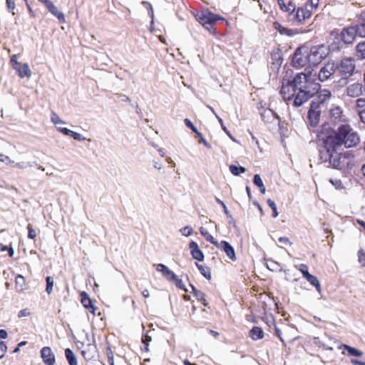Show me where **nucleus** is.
<instances>
[{
	"label": "nucleus",
	"mask_w": 365,
	"mask_h": 365,
	"mask_svg": "<svg viewBox=\"0 0 365 365\" xmlns=\"http://www.w3.org/2000/svg\"><path fill=\"white\" fill-rule=\"evenodd\" d=\"M319 145H327L331 148H355L360 142V137L349 123H341L336 128L331 127L329 123H324L317 132Z\"/></svg>",
	"instance_id": "f257e3e1"
},
{
	"label": "nucleus",
	"mask_w": 365,
	"mask_h": 365,
	"mask_svg": "<svg viewBox=\"0 0 365 365\" xmlns=\"http://www.w3.org/2000/svg\"><path fill=\"white\" fill-rule=\"evenodd\" d=\"M319 158L322 163L327 164V167L347 172L351 170L354 165V155L350 151L340 152V148L320 145Z\"/></svg>",
	"instance_id": "f03ea898"
},
{
	"label": "nucleus",
	"mask_w": 365,
	"mask_h": 365,
	"mask_svg": "<svg viewBox=\"0 0 365 365\" xmlns=\"http://www.w3.org/2000/svg\"><path fill=\"white\" fill-rule=\"evenodd\" d=\"M334 68L337 77H340L339 82L346 84L348 79L355 71V61L352 58H344L339 61H334Z\"/></svg>",
	"instance_id": "7ed1b4c3"
},
{
	"label": "nucleus",
	"mask_w": 365,
	"mask_h": 365,
	"mask_svg": "<svg viewBox=\"0 0 365 365\" xmlns=\"http://www.w3.org/2000/svg\"><path fill=\"white\" fill-rule=\"evenodd\" d=\"M321 86L319 83H311L309 86L297 90L294 100V106L299 107L304 103L309 101L311 98L314 97L315 93L320 90Z\"/></svg>",
	"instance_id": "20e7f679"
},
{
	"label": "nucleus",
	"mask_w": 365,
	"mask_h": 365,
	"mask_svg": "<svg viewBox=\"0 0 365 365\" xmlns=\"http://www.w3.org/2000/svg\"><path fill=\"white\" fill-rule=\"evenodd\" d=\"M197 20L202 26H203V27H205L210 33L215 34L216 30L214 28L215 24L218 20L225 21V19L223 17H221L217 14L210 12L208 10H206L201 11L200 14L197 15Z\"/></svg>",
	"instance_id": "39448f33"
},
{
	"label": "nucleus",
	"mask_w": 365,
	"mask_h": 365,
	"mask_svg": "<svg viewBox=\"0 0 365 365\" xmlns=\"http://www.w3.org/2000/svg\"><path fill=\"white\" fill-rule=\"evenodd\" d=\"M307 51V46L305 45L300 46L296 48L292 58L293 67L300 68L309 63V58H307L308 53Z\"/></svg>",
	"instance_id": "423d86ee"
},
{
	"label": "nucleus",
	"mask_w": 365,
	"mask_h": 365,
	"mask_svg": "<svg viewBox=\"0 0 365 365\" xmlns=\"http://www.w3.org/2000/svg\"><path fill=\"white\" fill-rule=\"evenodd\" d=\"M312 14V9L310 8V5L307 2L304 6L299 7L297 9V12H290L288 15L289 21H297L299 24L304 23L306 19L311 17Z\"/></svg>",
	"instance_id": "0eeeda50"
},
{
	"label": "nucleus",
	"mask_w": 365,
	"mask_h": 365,
	"mask_svg": "<svg viewBox=\"0 0 365 365\" xmlns=\"http://www.w3.org/2000/svg\"><path fill=\"white\" fill-rule=\"evenodd\" d=\"M309 65L310 66H315L318 65L325 58L326 53L324 51V46H312L309 48L307 46Z\"/></svg>",
	"instance_id": "6e6552de"
},
{
	"label": "nucleus",
	"mask_w": 365,
	"mask_h": 365,
	"mask_svg": "<svg viewBox=\"0 0 365 365\" xmlns=\"http://www.w3.org/2000/svg\"><path fill=\"white\" fill-rule=\"evenodd\" d=\"M318 103L312 102L307 115V125L315 128L319 123L321 116V108L318 106Z\"/></svg>",
	"instance_id": "1a4fd4ad"
},
{
	"label": "nucleus",
	"mask_w": 365,
	"mask_h": 365,
	"mask_svg": "<svg viewBox=\"0 0 365 365\" xmlns=\"http://www.w3.org/2000/svg\"><path fill=\"white\" fill-rule=\"evenodd\" d=\"M336 76L334 68V61L328 62L322 68H321L319 73V80L322 82L327 81L331 76Z\"/></svg>",
	"instance_id": "9d476101"
},
{
	"label": "nucleus",
	"mask_w": 365,
	"mask_h": 365,
	"mask_svg": "<svg viewBox=\"0 0 365 365\" xmlns=\"http://www.w3.org/2000/svg\"><path fill=\"white\" fill-rule=\"evenodd\" d=\"M330 120L337 126L341 123H347V118L343 114V110L339 106H335L330 109Z\"/></svg>",
	"instance_id": "9b49d317"
},
{
	"label": "nucleus",
	"mask_w": 365,
	"mask_h": 365,
	"mask_svg": "<svg viewBox=\"0 0 365 365\" xmlns=\"http://www.w3.org/2000/svg\"><path fill=\"white\" fill-rule=\"evenodd\" d=\"M289 82L292 84L294 88L297 91L299 89L305 88L309 86V84L312 83L308 80V76L304 73H297L292 80H289Z\"/></svg>",
	"instance_id": "f8f14e48"
},
{
	"label": "nucleus",
	"mask_w": 365,
	"mask_h": 365,
	"mask_svg": "<svg viewBox=\"0 0 365 365\" xmlns=\"http://www.w3.org/2000/svg\"><path fill=\"white\" fill-rule=\"evenodd\" d=\"M297 90L292 86V84L289 82V80L287 81V83L284 81L282 83V86L280 90V94L284 101H290L292 100L296 93Z\"/></svg>",
	"instance_id": "ddd939ff"
},
{
	"label": "nucleus",
	"mask_w": 365,
	"mask_h": 365,
	"mask_svg": "<svg viewBox=\"0 0 365 365\" xmlns=\"http://www.w3.org/2000/svg\"><path fill=\"white\" fill-rule=\"evenodd\" d=\"M357 36V30H356L354 26H348L343 29L341 33V39L346 44H351Z\"/></svg>",
	"instance_id": "4468645a"
},
{
	"label": "nucleus",
	"mask_w": 365,
	"mask_h": 365,
	"mask_svg": "<svg viewBox=\"0 0 365 365\" xmlns=\"http://www.w3.org/2000/svg\"><path fill=\"white\" fill-rule=\"evenodd\" d=\"M41 356L46 365H54L56 362L55 355L51 349L48 346H44L41 350Z\"/></svg>",
	"instance_id": "2eb2a0df"
},
{
	"label": "nucleus",
	"mask_w": 365,
	"mask_h": 365,
	"mask_svg": "<svg viewBox=\"0 0 365 365\" xmlns=\"http://www.w3.org/2000/svg\"><path fill=\"white\" fill-rule=\"evenodd\" d=\"M216 247L223 250L232 261L237 259L235 249L227 241L222 240Z\"/></svg>",
	"instance_id": "dca6fc26"
},
{
	"label": "nucleus",
	"mask_w": 365,
	"mask_h": 365,
	"mask_svg": "<svg viewBox=\"0 0 365 365\" xmlns=\"http://www.w3.org/2000/svg\"><path fill=\"white\" fill-rule=\"evenodd\" d=\"M156 269L158 272H161L163 276L169 282H173L174 279H177L178 276L164 264H158Z\"/></svg>",
	"instance_id": "f3484780"
},
{
	"label": "nucleus",
	"mask_w": 365,
	"mask_h": 365,
	"mask_svg": "<svg viewBox=\"0 0 365 365\" xmlns=\"http://www.w3.org/2000/svg\"><path fill=\"white\" fill-rule=\"evenodd\" d=\"M189 248L193 259L199 262H202L204 260L205 255L196 242L191 241L189 244Z\"/></svg>",
	"instance_id": "a211bd4d"
},
{
	"label": "nucleus",
	"mask_w": 365,
	"mask_h": 365,
	"mask_svg": "<svg viewBox=\"0 0 365 365\" xmlns=\"http://www.w3.org/2000/svg\"><path fill=\"white\" fill-rule=\"evenodd\" d=\"M93 344L88 343L86 348L81 351V354L83 358L86 360H91L95 356V354L96 352L97 348L95 344V339L92 338Z\"/></svg>",
	"instance_id": "6ab92c4d"
},
{
	"label": "nucleus",
	"mask_w": 365,
	"mask_h": 365,
	"mask_svg": "<svg viewBox=\"0 0 365 365\" xmlns=\"http://www.w3.org/2000/svg\"><path fill=\"white\" fill-rule=\"evenodd\" d=\"M81 302L83 306L88 309L91 313L95 314L96 307L93 305V300L90 298L88 293L86 292H81L80 294Z\"/></svg>",
	"instance_id": "aec40b11"
},
{
	"label": "nucleus",
	"mask_w": 365,
	"mask_h": 365,
	"mask_svg": "<svg viewBox=\"0 0 365 365\" xmlns=\"http://www.w3.org/2000/svg\"><path fill=\"white\" fill-rule=\"evenodd\" d=\"M363 86L361 83H354L346 88V94L350 97H358L362 94Z\"/></svg>",
	"instance_id": "412c9836"
},
{
	"label": "nucleus",
	"mask_w": 365,
	"mask_h": 365,
	"mask_svg": "<svg viewBox=\"0 0 365 365\" xmlns=\"http://www.w3.org/2000/svg\"><path fill=\"white\" fill-rule=\"evenodd\" d=\"M315 95L317 97L312 102L318 103V106L321 107V105L330 98L331 92L327 89L319 90Z\"/></svg>",
	"instance_id": "4be33fe9"
},
{
	"label": "nucleus",
	"mask_w": 365,
	"mask_h": 365,
	"mask_svg": "<svg viewBox=\"0 0 365 365\" xmlns=\"http://www.w3.org/2000/svg\"><path fill=\"white\" fill-rule=\"evenodd\" d=\"M46 8L51 14H52L58 19L60 23H64L66 21L64 14L61 11H58V8L53 4V2L49 3Z\"/></svg>",
	"instance_id": "5701e85b"
},
{
	"label": "nucleus",
	"mask_w": 365,
	"mask_h": 365,
	"mask_svg": "<svg viewBox=\"0 0 365 365\" xmlns=\"http://www.w3.org/2000/svg\"><path fill=\"white\" fill-rule=\"evenodd\" d=\"M356 108L361 120L365 124V98H358L356 102Z\"/></svg>",
	"instance_id": "b1692460"
},
{
	"label": "nucleus",
	"mask_w": 365,
	"mask_h": 365,
	"mask_svg": "<svg viewBox=\"0 0 365 365\" xmlns=\"http://www.w3.org/2000/svg\"><path fill=\"white\" fill-rule=\"evenodd\" d=\"M20 78L30 77L31 71L27 63L20 64L15 68Z\"/></svg>",
	"instance_id": "393cba45"
},
{
	"label": "nucleus",
	"mask_w": 365,
	"mask_h": 365,
	"mask_svg": "<svg viewBox=\"0 0 365 365\" xmlns=\"http://www.w3.org/2000/svg\"><path fill=\"white\" fill-rule=\"evenodd\" d=\"M339 349H343L344 350L346 351L348 355L351 356L359 357L361 356L363 354L362 351H361L360 350L347 344H341L339 346Z\"/></svg>",
	"instance_id": "a878e982"
},
{
	"label": "nucleus",
	"mask_w": 365,
	"mask_h": 365,
	"mask_svg": "<svg viewBox=\"0 0 365 365\" xmlns=\"http://www.w3.org/2000/svg\"><path fill=\"white\" fill-rule=\"evenodd\" d=\"M354 27L357 30L358 36L365 37V21L361 17V13L358 16V24Z\"/></svg>",
	"instance_id": "bb28decb"
},
{
	"label": "nucleus",
	"mask_w": 365,
	"mask_h": 365,
	"mask_svg": "<svg viewBox=\"0 0 365 365\" xmlns=\"http://www.w3.org/2000/svg\"><path fill=\"white\" fill-rule=\"evenodd\" d=\"M250 336L253 340L262 339L264 337V331L261 327H253L250 331Z\"/></svg>",
	"instance_id": "cd10ccee"
},
{
	"label": "nucleus",
	"mask_w": 365,
	"mask_h": 365,
	"mask_svg": "<svg viewBox=\"0 0 365 365\" xmlns=\"http://www.w3.org/2000/svg\"><path fill=\"white\" fill-rule=\"evenodd\" d=\"M65 356L69 365L78 364L76 356L71 349L66 348L65 349Z\"/></svg>",
	"instance_id": "c85d7f7f"
},
{
	"label": "nucleus",
	"mask_w": 365,
	"mask_h": 365,
	"mask_svg": "<svg viewBox=\"0 0 365 365\" xmlns=\"http://www.w3.org/2000/svg\"><path fill=\"white\" fill-rule=\"evenodd\" d=\"M278 4L281 10L288 12L289 14L290 12H294L295 11V5L292 1H289V4L286 5L283 0H278Z\"/></svg>",
	"instance_id": "c756f323"
},
{
	"label": "nucleus",
	"mask_w": 365,
	"mask_h": 365,
	"mask_svg": "<svg viewBox=\"0 0 365 365\" xmlns=\"http://www.w3.org/2000/svg\"><path fill=\"white\" fill-rule=\"evenodd\" d=\"M197 269H199L200 274L207 279L210 280L211 279V271L210 268L207 266H204L202 264H200L198 263H195Z\"/></svg>",
	"instance_id": "7c9ffc66"
},
{
	"label": "nucleus",
	"mask_w": 365,
	"mask_h": 365,
	"mask_svg": "<svg viewBox=\"0 0 365 365\" xmlns=\"http://www.w3.org/2000/svg\"><path fill=\"white\" fill-rule=\"evenodd\" d=\"M16 290L18 292H21L25 289V279L21 274H18L16 277Z\"/></svg>",
	"instance_id": "2f4dec72"
},
{
	"label": "nucleus",
	"mask_w": 365,
	"mask_h": 365,
	"mask_svg": "<svg viewBox=\"0 0 365 365\" xmlns=\"http://www.w3.org/2000/svg\"><path fill=\"white\" fill-rule=\"evenodd\" d=\"M200 232L207 242L213 244L215 246H218V242L215 240V238L208 232L206 229H205L203 227H201L200 228Z\"/></svg>",
	"instance_id": "473e14b6"
},
{
	"label": "nucleus",
	"mask_w": 365,
	"mask_h": 365,
	"mask_svg": "<svg viewBox=\"0 0 365 365\" xmlns=\"http://www.w3.org/2000/svg\"><path fill=\"white\" fill-rule=\"evenodd\" d=\"M267 262H269V263L266 262L265 265L269 270L272 272L282 271V269L280 268V264L277 262H275L272 259H268Z\"/></svg>",
	"instance_id": "72a5a7b5"
},
{
	"label": "nucleus",
	"mask_w": 365,
	"mask_h": 365,
	"mask_svg": "<svg viewBox=\"0 0 365 365\" xmlns=\"http://www.w3.org/2000/svg\"><path fill=\"white\" fill-rule=\"evenodd\" d=\"M229 169L230 173L235 176L240 175V174L245 173L246 172V168L245 167L240 165L238 166L233 164L230 165Z\"/></svg>",
	"instance_id": "f704fd0d"
},
{
	"label": "nucleus",
	"mask_w": 365,
	"mask_h": 365,
	"mask_svg": "<svg viewBox=\"0 0 365 365\" xmlns=\"http://www.w3.org/2000/svg\"><path fill=\"white\" fill-rule=\"evenodd\" d=\"M306 279L316 288L318 292H321V285L317 277L310 274L306 278Z\"/></svg>",
	"instance_id": "c9c22d12"
},
{
	"label": "nucleus",
	"mask_w": 365,
	"mask_h": 365,
	"mask_svg": "<svg viewBox=\"0 0 365 365\" xmlns=\"http://www.w3.org/2000/svg\"><path fill=\"white\" fill-rule=\"evenodd\" d=\"M356 51L358 56L364 59L365 58V41L359 43L356 46Z\"/></svg>",
	"instance_id": "e433bc0d"
},
{
	"label": "nucleus",
	"mask_w": 365,
	"mask_h": 365,
	"mask_svg": "<svg viewBox=\"0 0 365 365\" xmlns=\"http://www.w3.org/2000/svg\"><path fill=\"white\" fill-rule=\"evenodd\" d=\"M267 203L269 205V207L272 210V217L274 218L277 217L279 215V213L275 202L272 200L268 199L267 200Z\"/></svg>",
	"instance_id": "4c0bfd02"
},
{
	"label": "nucleus",
	"mask_w": 365,
	"mask_h": 365,
	"mask_svg": "<svg viewBox=\"0 0 365 365\" xmlns=\"http://www.w3.org/2000/svg\"><path fill=\"white\" fill-rule=\"evenodd\" d=\"M46 292L49 294L51 293V292L53 290V278L51 277L48 276L46 278Z\"/></svg>",
	"instance_id": "58836bf2"
},
{
	"label": "nucleus",
	"mask_w": 365,
	"mask_h": 365,
	"mask_svg": "<svg viewBox=\"0 0 365 365\" xmlns=\"http://www.w3.org/2000/svg\"><path fill=\"white\" fill-rule=\"evenodd\" d=\"M11 164H14V166L16 168H18L19 169H25L28 167H31L33 165L31 163H25V162H20V163H14L13 160H9Z\"/></svg>",
	"instance_id": "ea45409f"
},
{
	"label": "nucleus",
	"mask_w": 365,
	"mask_h": 365,
	"mask_svg": "<svg viewBox=\"0 0 365 365\" xmlns=\"http://www.w3.org/2000/svg\"><path fill=\"white\" fill-rule=\"evenodd\" d=\"M216 118H217L219 123L221 125L222 129L225 131V133L230 137V139H232L233 141H235V139L232 135L231 133L227 130L226 126L224 125L222 119L218 115H216Z\"/></svg>",
	"instance_id": "a19ab883"
},
{
	"label": "nucleus",
	"mask_w": 365,
	"mask_h": 365,
	"mask_svg": "<svg viewBox=\"0 0 365 365\" xmlns=\"http://www.w3.org/2000/svg\"><path fill=\"white\" fill-rule=\"evenodd\" d=\"M51 120L54 125L65 124V122L55 112L51 113Z\"/></svg>",
	"instance_id": "79ce46f5"
},
{
	"label": "nucleus",
	"mask_w": 365,
	"mask_h": 365,
	"mask_svg": "<svg viewBox=\"0 0 365 365\" xmlns=\"http://www.w3.org/2000/svg\"><path fill=\"white\" fill-rule=\"evenodd\" d=\"M303 33V31L301 29H291L286 28L285 33L284 35H286L287 36H294L296 34H299Z\"/></svg>",
	"instance_id": "37998d69"
},
{
	"label": "nucleus",
	"mask_w": 365,
	"mask_h": 365,
	"mask_svg": "<svg viewBox=\"0 0 365 365\" xmlns=\"http://www.w3.org/2000/svg\"><path fill=\"white\" fill-rule=\"evenodd\" d=\"M215 200L216 202L220 205L222 206V209H223V211L225 212V214L226 215V216L228 217V218H232V215L230 212V211L228 210L227 206L225 205V204L224 203L223 201H222L221 200H220L219 198L217 197H215Z\"/></svg>",
	"instance_id": "c03bdc74"
},
{
	"label": "nucleus",
	"mask_w": 365,
	"mask_h": 365,
	"mask_svg": "<svg viewBox=\"0 0 365 365\" xmlns=\"http://www.w3.org/2000/svg\"><path fill=\"white\" fill-rule=\"evenodd\" d=\"M195 297L198 301L201 302L204 306L207 305V303L206 302L205 299V294L199 290L198 292H196Z\"/></svg>",
	"instance_id": "a18cd8bd"
},
{
	"label": "nucleus",
	"mask_w": 365,
	"mask_h": 365,
	"mask_svg": "<svg viewBox=\"0 0 365 365\" xmlns=\"http://www.w3.org/2000/svg\"><path fill=\"white\" fill-rule=\"evenodd\" d=\"M180 232H181V234L182 235H184L185 237H188L192 234L193 230L191 227L187 225V226L182 227V229H180Z\"/></svg>",
	"instance_id": "49530a36"
},
{
	"label": "nucleus",
	"mask_w": 365,
	"mask_h": 365,
	"mask_svg": "<svg viewBox=\"0 0 365 365\" xmlns=\"http://www.w3.org/2000/svg\"><path fill=\"white\" fill-rule=\"evenodd\" d=\"M253 183L258 187H262L264 185L263 181L259 174H255L253 177Z\"/></svg>",
	"instance_id": "de8ad7c7"
},
{
	"label": "nucleus",
	"mask_w": 365,
	"mask_h": 365,
	"mask_svg": "<svg viewBox=\"0 0 365 365\" xmlns=\"http://www.w3.org/2000/svg\"><path fill=\"white\" fill-rule=\"evenodd\" d=\"M314 343L316 344H318L319 347H322L324 349L333 350V348L331 346H329L327 344H324V342L321 341L319 337L314 338Z\"/></svg>",
	"instance_id": "09e8293b"
},
{
	"label": "nucleus",
	"mask_w": 365,
	"mask_h": 365,
	"mask_svg": "<svg viewBox=\"0 0 365 365\" xmlns=\"http://www.w3.org/2000/svg\"><path fill=\"white\" fill-rule=\"evenodd\" d=\"M299 270L301 272V273L302 274L303 277L306 279L308 276H309L311 274L308 271V267L306 264H301L299 265Z\"/></svg>",
	"instance_id": "8fccbe9b"
},
{
	"label": "nucleus",
	"mask_w": 365,
	"mask_h": 365,
	"mask_svg": "<svg viewBox=\"0 0 365 365\" xmlns=\"http://www.w3.org/2000/svg\"><path fill=\"white\" fill-rule=\"evenodd\" d=\"M184 123L185 125L190 129H191L195 134L198 132L197 128L194 125V124L190 119L185 118L184 120Z\"/></svg>",
	"instance_id": "3c124183"
},
{
	"label": "nucleus",
	"mask_w": 365,
	"mask_h": 365,
	"mask_svg": "<svg viewBox=\"0 0 365 365\" xmlns=\"http://www.w3.org/2000/svg\"><path fill=\"white\" fill-rule=\"evenodd\" d=\"M274 29H276L281 35L285 33L286 27L282 26L279 22L275 21L273 24Z\"/></svg>",
	"instance_id": "603ef678"
},
{
	"label": "nucleus",
	"mask_w": 365,
	"mask_h": 365,
	"mask_svg": "<svg viewBox=\"0 0 365 365\" xmlns=\"http://www.w3.org/2000/svg\"><path fill=\"white\" fill-rule=\"evenodd\" d=\"M57 129L58 131H60L61 133H63L65 135H68L72 137L74 131L67 128H63V127H57Z\"/></svg>",
	"instance_id": "864d4df0"
},
{
	"label": "nucleus",
	"mask_w": 365,
	"mask_h": 365,
	"mask_svg": "<svg viewBox=\"0 0 365 365\" xmlns=\"http://www.w3.org/2000/svg\"><path fill=\"white\" fill-rule=\"evenodd\" d=\"M173 282L178 289L184 290L185 292H188V290L185 288V286L183 284L182 279H179L178 277H177V279H174Z\"/></svg>",
	"instance_id": "5fc2aeb1"
},
{
	"label": "nucleus",
	"mask_w": 365,
	"mask_h": 365,
	"mask_svg": "<svg viewBox=\"0 0 365 365\" xmlns=\"http://www.w3.org/2000/svg\"><path fill=\"white\" fill-rule=\"evenodd\" d=\"M143 4L148 5V14L151 18V24H154V11L152 5L147 1H143Z\"/></svg>",
	"instance_id": "6e6d98bb"
},
{
	"label": "nucleus",
	"mask_w": 365,
	"mask_h": 365,
	"mask_svg": "<svg viewBox=\"0 0 365 365\" xmlns=\"http://www.w3.org/2000/svg\"><path fill=\"white\" fill-rule=\"evenodd\" d=\"M197 137L200 138V143H203V145L207 147V148H211V145L207 142V140L204 138L202 134L200 132H197L196 133Z\"/></svg>",
	"instance_id": "4d7b16f0"
},
{
	"label": "nucleus",
	"mask_w": 365,
	"mask_h": 365,
	"mask_svg": "<svg viewBox=\"0 0 365 365\" xmlns=\"http://www.w3.org/2000/svg\"><path fill=\"white\" fill-rule=\"evenodd\" d=\"M7 346L4 341H0V359H2L4 356L5 353L6 352Z\"/></svg>",
	"instance_id": "13d9d810"
},
{
	"label": "nucleus",
	"mask_w": 365,
	"mask_h": 365,
	"mask_svg": "<svg viewBox=\"0 0 365 365\" xmlns=\"http://www.w3.org/2000/svg\"><path fill=\"white\" fill-rule=\"evenodd\" d=\"M36 236V233L35 230L32 227L31 225H29L28 226V237L29 239H34Z\"/></svg>",
	"instance_id": "bf43d9fd"
},
{
	"label": "nucleus",
	"mask_w": 365,
	"mask_h": 365,
	"mask_svg": "<svg viewBox=\"0 0 365 365\" xmlns=\"http://www.w3.org/2000/svg\"><path fill=\"white\" fill-rule=\"evenodd\" d=\"M11 63L12 64L14 69L16 68V67L21 64V63L18 62L17 56L16 55H12L11 56Z\"/></svg>",
	"instance_id": "052dcab7"
},
{
	"label": "nucleus",
	"mask_w": 365,
	"mask_h": 365,
	"mask_svg": "<svg viewBox=\"0 0 365 365\" xmlns=\"http://www.w3.org/2000/svg\"><path fill=\"white\" fill-rule=\"evenodd\" d=\"M72 138L78 141H84L86 140V138L84 136H83L81 134H80L77 132H75V131L73 134Z\"/></svg>",
	"instance_id": "680f3d73"
},
{
	"label": "nucleus",
	"mask_w": 365,
	"mask_h": 365,
	"mask_svg": "<svg viewBox=\"0 0 365 365\" xmlns=\"http://www.w3.org/2000/svg\"><path fill=\"white\" fill-rule=\"evenodd\" d=\"M30 314L31 313L27 309H24L19 312L18 317L21 318L24 317H29Z\"/></svg>",
	"instance_id": "e2e57ef3"
},
{
	"label": "nucleus",
	"mask_w": 365,
	"mask_h": 365,
	"mask_svg": "<svg viewBox=\"0 0 365 365\" xmlns=\"http://www.w3.org/2000/svg\"><path fill=\"white\" fill-rule=\"evenodd\" d=\"M279 242L284 244V245H292L289 239L287 237H280L278 239Z\"/></svg>",
	"instance_id": "0e129e2a"
},
{
	"label": "nucleus",
	"mask_w": 365,
	"mask_h": 365,
	"mask_svg": "<svg viewBox=\"0 0 365 365\" xmlns=\"http://www.w3.org/2000/svg\"><path fill=\"white\" fill-rule=\"evenodd\" d=\"M6 6L9 11H13L15 9V3L13 0H6Z\"/></svg>",
	"instance_id": "69168bd1"
},
{
	"label": "nucleus",
	"mask_w": 365,
	"mask_h": 365,
	"mask_svg": "<svg viewBox=\"0 0 365 365\" xmlns=\"http://www.w3.org/2000/svg\"><path fill=\"white\" fill-rule=\"evenodd\" d=\"M329 182L334 185L336 188L340 187L341 185V182L340 180H333L330 179Z\"/></svg>",
	"instance_id": "338daca9"
},
{
	"label": "nucleus",
	"mask_w": 365,
	"mask_h": 365,
	"mask_svg": "<svg viewBox=\"0 0 365 365\" xmlns=\"http://www.w3.org/2000/svg\"><path fill=\"white\" fill-rule=\"evenodd\" d=\"M351 363L354 365H365V362L359 361L357 359H351Z\"/></svg>",
	"instance_id": "774afa93"
}]
</instances>
